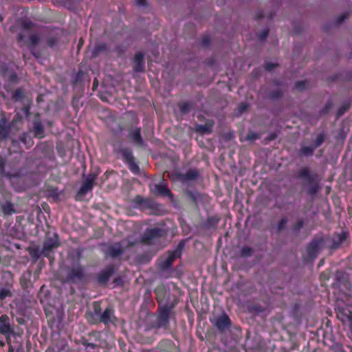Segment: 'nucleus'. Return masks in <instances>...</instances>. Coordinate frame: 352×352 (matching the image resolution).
Wrapping results in <instances>:
<instances>
[{
    "mask_svg": "<svg viewBox=\"0 0 352 352\" xmlns=\"http://www.w3.org/2000/svg\"><path fill=\"white\" fill-rule=\"evenodd\" d=\"M165 233L163 229L156 227L147 229L142 237L131 236L127 241L122 240L120 243H116L111 246V257L122 254L126 248H129L138 242L149 244L153 239L164 235Z\"/></svg>",
    "mask_w": 352,
    "mask_h": 352,
    "instance_id": "f257e3e1",
    "label": "nucleus"
},
{
    "mask_svg": "<svg viewBox=\"0 0 352 352\" xmlns=\"http://www.w3.org/2000/svg\"><path fill=\"white\" fill-rule=\"evenodd\" d=\"M82 258V251L77 250L68 256V259L71 263L66 266L65 281L71 284H78L82 283L86 280L85 267L82 265L80 260Z\"/></svg>",
    "mask_w": 352,
    "mask_h": 352,
    "instance_id": "f03ea898",
    "label": "nucleus"
},
{
    "mask_svg": "<svg viewBox=\"0 0 352 352\" xmlns=\"http://www.w3.org/2000/svg\"><path fill=\"white\" fill-rule=\"evenodd\" d=\"M60 245L58 236L54 233L52 236H47L43 244V256L49 259L50 263L52 264L55 261V250Z\"/></svg>",
    "mask_w": 352,
    "mask_h": 352,
    "instance_id": "7ed1b4c3",
    "label": "nucleus"
},
{
    "mask_svg": "<svg viewBox=\"0 0 352 352\" xmlns=\"http://www.w3.org/2000/svg\"><path fill=\"white\" fill-rule=\"evenodd\" d=\"M97 174L89 173L83 181L80 188L77 191L76 199L77 201L84 200L85 196L91 192L94 186V182L97 179Z\"/></svg>",
    "mask_w": 352,
    "mask_h": 352,
    "instance_id": "20e7f679",
    "label": "nucleus"
},
{
    "mask_svg": "<svg viewBox=\"0 0 352 352\" xmlns=\"http://www.w3.org/2000/svg\"><path fill=\"white\" fill-rule=\"evenodd\" d=\"M85 316L89 324H95L99 322H103L108 324L110 321V307L108 306L106 307L102 315H95L94 312L88 311L85 313Z\"/></svg>",
    "mask_w": 352,
    "mask_h": 352,
    "instance_id": "39448f33",
    "label": "nucleus"
},
{
    "mask_svg": "<svg viewBox=\"0 0 352 352\" xmlns=\"http://www.w3.org/2000/svg\"><path fill=\"white\" fill-rule=\"evenodd\" d=\"M183 244L180 243L177 248L171 254H170L164 260L161 261L159 263V267L162 270H166L170 268L173 261L182 253Z\"/></svg>",
    "mask_w": 352,
    "mask_h": 352,
    "instance_id": "423d86ee",
    "label": "nucleus"
},
{
    "mask_svg": "<svg viewBox=\"0 0 352 352\" xmlns=\"http://www.w3.org/2000/svg\"><path fill=\"white\" fill-rule=\"evenodd\" d=\"M211 322L221 333L226 331L231 326V320L225 314L211 320Z\"/></svg>",
    "mask_w": 352,
    "mask_h": 352,
    "instance_id": "0eeeda50",
    "label": "nucleus"
},
{
    "mask_svg": "<svg viewBox=\"0 0 352 352\" xmlns=\"http://www.w3.org/2000/svg\"><path fill=\"white\" fill-rule=\"evenodd\" d=\"M0 333L5 336L8 340H10V336L14 333L10 319L6 314L0 316Z\"/></svg>",
    "mask_w": 352,
    "mask_h": 352,
    "instance_id": "6e6552de",
    "label": "nucleus"
},
{
    "mask_svg": "<svg viewBox=\"0 0 352 352\" xmlns=\"http://www.w3.org/2000/svg\"><path fill=\"white\" fill-rule=\"evenodd\" d=\"M171 309L167 306L158 309L157 324L159 327H166L169 322Z\"/></svg>",
    "mask_w": 352,
    "mask_h": 352,
    "instance_id": "1a4fd4ad",
    "label": "nucleus"
},
{
    "mask_svg": "<svg viewBox=\"0 0 352 352\" xmlns=\"http://www.w3.org/2000/svg\"><path fill=\"white\" fill-rule=\"evenodd\" d=\"M32 132L36 138H42L44 137L45 128L38 113L36 114L33 120Z\"/></svg>",
    "mask_w": 352,
    "mask_h": 352,
    "instance_id": "9d476101",
    "label": "nucleus"
},
{
    "mask_svg": "<svg viewBox=\"0 0 352 352\" xmlns=\"http://www.w3.org/2000/svg\"><path fill=\"white\" fill-rule=\"evenodd\" d=\"M199 177V173L195 169L188 170L184 173H179L177 175V179L182 182L188 184L190 182L197 180Z\"/></svg>",
    "mask_w": 352,
    "mask_h": 352,
    "instance_id": "9b49d317",
    "label": "nucleus"
},
{
    "mask_svg": "<svg viewBox=\"0 0 352 352\" xmlns=\"http://www.w3.org/2000/svg\"><path fill=\"white\" fill-rule=\"evenodd\" d=\"M45 352H70L69 346L64 340H59L52 343Z\"/></svg>",
    "mask_w": 352,
    "mask_h": 352,
    "instance_id": "f8f14e48",
    "label": "nucleus"
},
{
    "mask_svg": "<svg viewBox=\"0 0 352 352\" xmlns=\"http://www.w3.org/2000/svg\"><path fill=\"white\" fill-rule=\"evenodd\" d=\"M18 41L23 42L28 47L35 46L40 41V37L36 34H32L28 36H26L23 33H19L18 35Z\"/></svg>",
    "mask_w": 352,
    "mask_h": 352,
    "instance_id": "ddd939ff",
    "label": "nucleus"
},
{
    "mask_svg": "<svg viewBox=\"0 0 352 352\" xmlns=\"http://www.w3.org/2000/svg\"><path fill=\"white\" fill-rule=\"evenodd\" d=\"M322 244V239H315L312 240L307 249V252L309 256L313 257L316 255Z\"/></svg>",
    "mask_w": 352,
    "mask_h": 352,
    "instance_id": "4468645a",
    "label": "nucleus"
},
{
    "mask_svg": "<svg viewBox=\"0 0 352 352\" xmlns=\"http://www.w3.org/2000/svg\"><path fill=\"white\" fill-rule=\"evenodd\" d=\"M107 47L105 43H98L91 49H89L91 58H94L107 51Z\"/></svg>",
    "mask_w": 352,
    "mask_h": 352,
    "instance_id": "2eb2a0df",
    "label": "nucleus"
},
{
    "mask_svg": "<svg viewBox=\"0 0 352 352\" xmlns=\"http://www.w3.org/2000/svg\"><path fill=\"white\" fill-rule=\"evenodd\" d=\"M110 278V265H107L96 277V280L98 285H105Z\"/></svg>",
    "mask_w": 352,
    "mask_h": 352,
    "instance_id": "dca6fc26",
    "label": "nucleus"
},
{
    "mask_svg": "<svg viewBox=\"0 0 352 352\" xmlns=\"http://www.w3.org/2000/svg\"><path fill=\"white\" fill-rule=\"evenodd\" d=\"M134 61V70L137 72H143L144 69V54L140 52L136 53Z\"/></svg>",
    "mask_w": 352,
    "mask_h": 352,
    "instance_id": "f3484780",
    "label": "nucleus"
},
{
    "mask_svg": "<svg viewBox=\"0 0 352 352\" xmlns=\"http://www.w3.org/2000/svg\"><path fill=\"white\" fill-rule=\"evenodd\" d=\"M154 190L156 193L160 195H164V196H171L172 194L169 189L168 188L166 184L164 183V182H161L158 184L154 185Z\"/></svg>",
    "mask_w": 352,
    "mask_h": 352,
    "instance_id": "a211bd4d",
    "label": "nucleus"
},
{
    "mask_svg": "<svg viewBox=\"0 0 352 352\" xmlns=\"http://www.w3.org/2000/svg\"><path fill=\"white\" fill-rule=\"evenodd\" d=\"M0 212L4 215H11L16 212L13 204L10 201L0 204Z\"/></svg>",
    "mask_w": 352,
    "mask_h": 352,
    "instance_id": "6ab92c4d",
    "label": "nucleus"
},
{
    "mask_svg": "<svg viewBox=\"0 0 352 352\" xmlns=\"http://www.w3.org/2000/svg\"><path fill=\"white\" fill-rule=\"evenodd\" d=\"M85 72L81 68H79L78 72L73 79V85L74 86L82 85L85 79Z\"/></svg>",
    "mask_w": 352,
    "mask_h": 352,
    "instance_id": "aec40b11",
    "label": "nucleus"
},
{
    "mask_svg": "<svg viewBox=\"0 0 352 352\" xmlns=\"http://www.w3.org/2000/svg\"><path fill=\"white\" fill-rule=\"evenodd\" d=\"M80 342H81V344L84 346H85L87 352H97L98 351L97 344H96L91 342H89V340L88 339L82 338Z\"/></svg>",
    "mask_w": 352,
    "mask_h": 352,
    "instance_id": "412c9836",
    "label": "nucleus"
},
{
    "mask_svg": "<svg viewBox=\"0 0 352 352\" xmlns=\"http://www.w3.org/2000/svg\"><path fill=\"white\" fill-rule=\"evenodd\" d=\"M19 140L24 144L26 148H30L34 144V141L31 136L25 132L21 134L19 136Z\"/></svg>",
    "mask_w": 352,
    "mask_h": 352,
    "instance_id": "4be33fe9",
    "label": "nucleus"
},
{
    "mask_svg": "<svg viewBox=\"0 0 352 352\" xmlns=\"http://www.w3.org/2000/svg\"><path fill=\"white\" fill-rule=\"evenodd\" d=\"M130 136L133 139L135 143L138 144H142L143 142L142 138L140 134V129L135 128L130 133Z\"/></svg>",
    "mask_w": 352,
    "mask_h": 352,
    "instance_id": "5701e85b",
    "label": "nucleus"
},
{
    "mask_svg": "<svg viewBox=\"0 0 352 352\" xmlns=\"http://www.w3.org/2000/svg\"><path fill=\"white\" fill-rule=\"evenodd\" d=\"M29 254L32 261L36 262L43 256V250H40L38 248H31L29 249Z\"/></svg>",
    "mask_w": 352,
    "mask_h": 352,
    "instance_id": "b1692460",
    "label": "nucleus"
},
{
    "mask_svg": "<svg viewBox=\"0 0 352 352\" xmlns=\"http://www.w3.org/2000/svg\"><path fill=\"white\" fill-rule=\"evenodd\" d=\"M12 97L15 101H21L24 98V89L22 87L16 89Z\"/></svg>",
    "mask_w": 352,
    "mask_h": 352,
    "instance_id": "393cba45",
    "label": "nucleus"
},
{
    "mask_svg": "<svg viewBox=\"0 0 352 352\" xmlns=\"http://www.w3.org/2000/svg\"><path fill=\"white\" fill-rule=\"evenodd\" d=\"M179 109L182 113H188L192 108V105L189 102H181L178 104Z\"/></svg>",
    "mask_w": 352,
    "mask_h": 352,
    "instance_id": "a878e982",
    "label": "nucleus"
},
{
    "mask_svg": "<svg viewBox=\"0 0 352 352\" xmlns=\"http://www.w3.org/2000/svg\"><path fill=\"white\" fill-rule=\"evenodd\" d=\"M315 149L314 146H302L300 152L302 155L311 156L313 155Z\"/></svg>",
    "mask_w": 352,
    "mask_h": 352,
    "instance_id": "bb28decb",
    "label": "nucleus"
},
{
    "mask_svg": "<svg viewBox=\"0 0 352 352\" xmlns=\"http://www.w3.org/2000/svg\"><path fill=\"white\" fill-rule=\"evenodd\" d=\"M10 126L0 124V140L6 139L10 133Z\"/></svg>",
    "mask_w": 352,
    "mask_h": 352,
    "instance_id": "cd10ccee",
    "label": "nucleus"
},
{
    "mask_svg": "<svg viewBox=\"0 0 352 352\" xmlns=\"http://www.w3.org/2000/svg\"><path fill=\"white\" fill-rule=\"evenodd\" d=\"M254 251L252 248L250 246L245 245L242 248L240 252V255L243 257H249L251 256L253 254Z\"/></svg>",
    "mask_w": 352,
    "mask_h": 352,
    "instance_id": "c85d7f7f",
    "label": "nucleus"
},
{
    "mask_svg": "<svg viewBox=\"0 0 352 352\" xmlns=\"http://www.w3.org/2000/svg\"><path fill=\"white\" fill-rule=\"evenodd\" d=\"M12 294L11 291L6 287H1L0 288V300H3L8 297H11Z\"/></svg>",
    "mask_w": 352,
    "mask_h": 352,
    "instance_id": "c756f323",
    "label": "nucleus"
},
{
    "mask_svg": "<svg viewBox=\"0 0 352 352\" xmlns=\"http://www.w3.org/2000/svg\"><path fill=\"white\" fill-rule=\"evenodd\" d=\"M196 130L201 133H210L211 132V126L209 124H199L197 126Z\"/></svg>",
    "mask_w": 352,
    "mask_h": 352,
    "instance_id": "7c9ffc66",
    "label": "nucleus"
},
{
    "mask_svg": "<svg viewBox=\"0 0 352 352\" xmlns=\"http://www.w3.org/2000/svg\"><path fill=\"white\" fill-rule=\"evenodd\" d=\"M133 203L135 207H140L146 204V201L141 196H136L133 199Z\"/></svg>",
    "mask_w": 352,
    "mask_h": 352,
    "instance_id": "2f4dec72",
    "label": "nucleus"
},
{
    "mask_svg": "<svg viewBox=\"0 0 352 352\" xmlns=\"http://www.w3.org/2000/svg\"><path fill=\"white\" fill-rule=\"evenodd\" d=\"M95 314V315H102V308L100 307V304L98 301H94L93 302V310L91 311Z\"/></svg>",
    "mask_w": 352,
    "mask_h": 352,
    "instance_id": "473e14b6",
    "label": "nucleus"
},
{
    "mask_svg": "<svg viewBox=\"0 0 352 352\" xmlns=\"http://www.w3.org/2000/svg\"><path fill=\"white\" fill-rule=\"evenodd\" d=\"M288 219L286 217L282 218L277 223V229L278 232L283 230L286 228Z\"/></svg>",
    "mask_w": 352,
    "mask_h": 352,
    "instance_id": "72a5a7b5",
    "label": "nucleus"
},
{
    "mask_svg": "<svg viewBox=\"0 0 352 352\" xmlns=\"http://www.w3.org/2000/svg\"><path fill=\"white\" fill-rule=\"evenodd\" d=\"M324 136L322 133H320L316 136V138L314 142V146L316 148L319 147L324 142Z\"/></svg>",
    "mask_w": 352,
    "mask_h": 352,
    "instance_id": "f704fd0d",
    "label": "nucleus"
},
{
    "mask_svg": "<svg viewBox=\"0 0 352 352\" xmlns=\"http://www.w3.org/2000/svg\"><path fill=\"white\" fill-rule=\"evenodd\" d=\"M304 222L301 219H298L296 220L295 223L293 226V230L296 232L299 231L303 226Z\"/></svg>",
    "mask_w": 352,
    "mask_h": 352,
    "instance_id": "c9c22d12",
    "label": "nucleus"
},
{
    "mask_svg": "<svg viewBox=\"0 0 352 352\" xmlns=\"http://www.w3.org/2000/svg\"><path fill=\"white\" fill-rule=\"evenodd\" d=\"M350 107L349 103H345L342 104L338 111V116H342Z\"/></svg>",
    "mask_w": 352,
    "mask_h": 352,
    "instance_id": "e433bc0d",
    "label": "nucleus"
},
{
    "mask_svg": "<svg viewBox=\"0 0 352 352\" xmlns=\"http://www.w3.org/2000/svg\"><path fill=\"white\" fill-rule=\"evenodd\" d=\"M349 16L348 12H344L341 14L340 16H338L336 20V23L337 25L341 24L346 19H347Z\"/></svg>",
    "mask_w": 352,
    "mask_h": 352,
    "instance_id": "4c0bfd02",
    "label": "nucleus"
},
{
    "mask_svg": "<svg viewBox=\"0 0 352 352\" xmlns=\"http://www.w3.org/2000/svg\"><path fill=\"white\" fill-rule=\"evenodd\" d=\"M122 153H123L124 158L126 160V161L128 162H130L134 160L131 151L124 150L122 151Z\"/></svg>",
    "mask_w": 352,
    "mask_h": 352,
    "instance_id": "58836bf2",
    "label": "nucleus"
},
{
    "mask_svg": "<svg viewBox=\"0 0 352 352\" xmlns=\"http://www.w3.org/2000/svg\"><path fill=\"white\" fill-rule=\"evenodd\" d=\"M299 177H308L309 176V170L307 168H303L299 170Z\"/></svg>",
    "mask_w": 352,
    "mask_h": 352,
    "instance_id": "ea45409f",
    "label": "nucleus"
},
{
    "mask_svg": "<svg viewBox=\"0 0 352 352\" xmlns=\"http://www.w3.org/2000/svg\"><path fill=\"white\" fill-rule=\"evenodd\" d=\"M57 43H58V40L55 37H50V38H47V45L50 47H54Z\"/></svg>",
    "mask_w": 352,
    "mask_h": 352,
    "instance_id": "a19ab883",
    "label": "nucleus"
},
{
    "mask_svg": "<svg viewBox=\"0 0 352 352\" xmlns=\"http://www.w3.org/2000/svg\"><path fill=\"white\" fill-rule=\"evenodd\" d=\"M248 108V104L246 103H241L239 107H238V113H237V115H240L243 112H244Z\"/></svg>",
    "mask_w": 352,
    "mask_h": 352,
    "instance_id": "79ce46f5",
    "label": "nucleus"
},
{
    "mask_svg": "<svg viewBox=\"0 0 352 352\" xmlns=\"http://www.w3.org/2000/svg\"><path fill=\"white\" fill-rule=\"evenodd\" d=\"M258 138V135L256 133H253V132L248 133L246 136V140H251V141L254 140Z\"/></svg>",
    "mask_w": 352,
    "mask_h": 352,
    "instance_id": "37998d69",
    "label": "nucleus"
},
{
    "mask_svg": "<svg viewBox=\"0 0 352 352\" xmlns=\"http://www.w3.org/2000/svg\"><path fill=\"white\" fill-rule=\"evenodd\" d=\"M319 187L317 184H314L311 186L308 190V192L310 195H314L318 191Z\"/></svg>",
    "mask_w": 352,
    "mask_h": 352,
    "instance_id": "c03bdc74",
    "label": "nucleus"
},
{
    "mask_svg": "<svg viewBox=\"0 0 352 352\" xmlns=\"http://www.w3.org/2000/svg\"><path fill=\"white\" fill-rule=\"evenodd\" d=\"M281 95L282 91L280 89H278L275 91L272 92L270 96L271 98L276 99L279 98Z\"/></svg>",
    "mask_w": 352,
    "mask_h": 352,
    "instance_id": "a18cd8bd",
    "label": "nucleus"
},
{
    "mask_svg": "<svg viewBox=\"0 0 352 352\" xmlns=\"http://www.w3.org/2000/svg\"><path fill=\"white\" fill-rule=\"evenodd\" d=\"M307 81H298L296 83V88L299 90L304 89Z\"/></svg>",
    "mask_w": 352,
    "mask_h": 352,
    "instance_id": "49530a36",
    "label": "nucleus"
},
{
    "mask_svg": "<svg viewBox=\"0 0 352 352\" xmlns=\"http://www.w3.org/2000/svg\"><path fill=\"white\" fill-rule=\"evenodd\" d=\"M129 165H130V167H131V170L133 172H136L139 170V167L134 162V160H132L131 162H129Z\"/></svg>",
    "mask_w": 352,
    "mask_h": 352,
    "instance_id": "de8ad7c7",
    "label": "nucleus"
},
{
    "mask_svg": "<svg viewBox=\"0 0 352 352\" xmlns=\"http://www.w3.org/2000/svg\"><path fill=\"white\" fill-rule=\"evenodd\" d=\"M189 196L195 201H197L200 196L199 193L198 192H190Z\"/></svg>",
    "mask_w": 352,
    "mask_h": 352,
    "instance_id": "09e8293b",
    "label": "nucleus"
},
{
    "mask_svg": "<svg viewBox=\"0 0 352 352\" xmlns=\"http://www.w3.org/2000/svg\"><path fill=\"white\" fill-rule=\"evenodd\" d=\"M109 96H110V94H109V93L100 94L99 95V98H100V100L104 101V102H108Z\"/></svg>",
    "mask_w": 352,
    "mask_h": 352,
    "instance_id": "8fccbe9b",
    "label": "nucleus"
},
{
    "mask_svg": "<svg viewBox=\"0 0 352 352\" xmlns=\"http://www.w3.org/2000/svg\"><path fill=\"white\" fill-rule=\"evenodd\" d=\"M22 122V117L19 114V113H16L14 118H13V120H12V124H13L15 122Z\"/></svg>",
    "mask_w": 352,
    "mask_h": 352,
    "instance_id": "3c124183",
    "label": "nucleus"
},
{
    "mask_svg": "<svg viewBox=\"0 0 352 352\" xmlns=\"http://www.w3.org/2000/svg\"><path fill=\"white\" fill-rule=\"evenodd\" d=\"M346 235L347 234L345 233L338 235V241H339L338 244L342 243L345 240Z\"/></svg>",
    "mask_w": 352,
    "mask_h": 352,
    "instance_id": "603ef678",
    "label": "nucleus"
},
{
    "mask_svg": "<svg viewBox=\"0 0 352 352\" xmlns=\"http://www.w3.org/2000/svg\"><path fill=\"white\" fill-rule=\"evenodd\" d=\"M276 67V65L274 63H268L265 65V68L267 71H271L274 67Z\"/></svg>",
    "mask_w": 352,
    "mask_h": 352,
    "instance_id": "864d4df0",
    "label": "nucleus"
},
{
    "mask_svg": "<svg viewBox=\"0 0 352 352\" xmlns=\"http://www.w3.org/2000/svg\"><path fill=\"white\" fill-rule=\"evenodd\" d=\"M135 3L139 6H146L147 0H135Z\"/></svg>",
    "mask_w": 352,
    "mask_h": 352,
    "instance_id": "5fc2aeb1",
    "label": "nucleus"
},
{
    "mask_svg": "<svg viewBox=\"0 0 352 352\" xmlns=\"http://www.w3.org/2000/svg\"><path fill=\"white\" fill-rule=\"evenodd\" d=\"M267 34H268V30H265L258 36V37L260 39L263 40L267 37Z\"/></svg>",
    "mask_w": 352,
    "mask_h": 352,
    "instance_id": "6e6d98bb",
    "label": "nucleus"
},
{
    "mask_svg": "<svg viewBox=\"0 0 352 352\" xmlns=\"http://www.w3.org/2000/svg\"><path fill=\"white\" fill-rule=\"evenodd\" d=\"M9 78L11 82H16L18 79V76L16 74L13 73L10 76Z\"/></svg>",
    "mask_w": 352,
    "mask_h": 352,
    "instance_id": "4d7b16f0",
    "label": "nucleus"
},
{
    "mask_svg": "<svg viewBox=\"0 0 352 352\" xmlns=\"http://www.w3.org/2000/svg\"><path fill=\"white\" fill-rule=\"evenodd\" d=\"M22 109H23V113L28 116L30 113V107L28 105H25V106H23Z\"/></svg>",
    "mask_w": 352,
    "mask_h": 352,
    "instance_id": "13d9d810",
    "label": "nucleus"
},
{
    "mask_svg": "<svg viewBox=\"0 0 352 352\" xmlns=\"http://www.w3.org/2000/svg\"><path fill=\"white\" fill-rule=\"evenodd\" d=\"M32 23L31 21L25 22L23 24V27L25 29L31 28Z\"/></svg>",
    "mask_w": 352,
    "mask_h": 352,
    "instance_id": "bf43d9fd",
    "label": "nucleus"
},
{
    "mask_svg": "<svg viewBox=\"0 0 352 352\" xmlns=\"http://www.w3.org/2000/svg\"><path fill=\"white\" fill-rule=\"evenodd\" d=\"M202 43L204 45H207L209 43V38H204L202 41Z\"/></svg>",
    "mask_w": 352,
    "mask_h": 352,
    "instance_id": "052dcab7",
    "label": "nucleus"
},
{
    "mask_svg": "<svg viewBox=\"0 0 352 352\" xmlns=\"http://www.w3.org/2000/svg\"><path fill=\"white\" fill-rule=\"evenodd\" d=\"M276 135L275 134H271L268 137H267V140H273L276 138Z\"/></svg>",
    "mask_w": 352,
    "mask_h": 352,
    "instance_id": "680f3d73",
    "label": "nucleus"
},
{
    "mask_svg": "<svg viewBox=\"0 0 352 352\" xmlns=\"http://www.w3.org/2000/svg\"><path fill=\"white\" fill-rule=\"evenodd\" d=\"M16 321H17V322H18L19 324H23V322H24V319H23V318H18L16 319Z\"/></svg>",
    "mask_w": 352,
    "mask_h": 352,
    "instance_id": "e2e57ef3",
    "label": "nucleus"
},
{
    "mask_svg": "<svg viewBox=\"0 0 352 352\" xmlns=\"http://www.w3.org/2000/svg\"><path fill=\"white\" fill-rule=\"evenodd\" d=\"M98 86V80L96 78L94 79L93 82V89Z\"/></svg>",
    "mask_w": 352,
    "mask_h": 352,
    "instance_id": "0e129e2a",
    "label": "nucleus"
},
{
    "mask_svg": "<svg viewBox=\"0 0 352 352\" xmlns=\"http://www.w3.org/2000/svg\"><path fill=\"white\" fill-rule=\"evenodd\" d=\"M256 18H262L263 16V13L261 12H258L256 15Z\"/></svg>",
    "mask_w": 352,
    "mask_h": 352,
    "instance_id": "69168bd1",
    "label": "nucleus"
},
{
    "mask_svg": "<svg viewBox=\"0 0 352 352\" xmlns=\"http://www.w3.org/2000/svg\"><path fill=\"white\" fill-rule=\"evenodd\" d=\"M83 41L82 39H80L78 44V48L80 49V47L82 45Z\"/></svg>",
    "mask_w": 352,
    "mask_h": 352,
    "instance_id": "338daca9",
    "label": "nucleus"
},
{
    "mask_svg": "<svg viewBox=\"0 0 352 352\" xmlns=\"http://www.w3.org/2000/svg\"><path fill=\"white\" fill-rule=\"evenodd\" d=\"M4 345L5 342L3 340H0V346H3Z\"/></svg>",
    "mask_w": 352,
    "mask_h": 352,
    "instance_id": "774afa93",
    "label": "nucleus"
}]
</instances>
